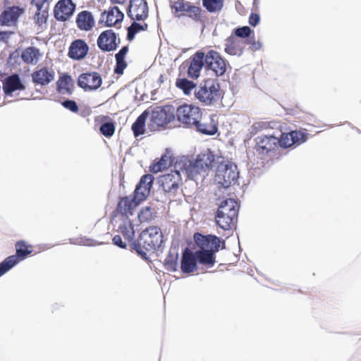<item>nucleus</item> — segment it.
<instances>
[{"label":"nucleus","mask_w":361,"mask_h":361,"mask_svg":"<svg viewBox=\"0 0 361 361\" xmlns=\"http://www.w3.org/2000/svg\"><path fill=\"white\" fill-rule=\"evenodd\" d=\"M128 51V46L123 47L120 51L116 54L115 58L125 59L127 53Z\"/></svg>","instance_id":"50"},{"label":"nucleus","mask_w":361,"mask_h":361,"mask_svg":"<svg viewBox=\"0 0 361 361\" xmlns=\"http://www.w3.org/2000/svg\"><path fill=\"white\" fill-rule=\"evenodd\" d=\"M62 106L73 113H77L79 110L77 103L74 100H66L62 102Z\"/></svg>","instance_id":"47"},{"label":"nucleus","mask_w":361,"mask_h":361,"mask_svg":"<svg viewBox=\"0 0 361 361\" xmlns=\"http://www.w3.org/2000/svg\"><path fill=\"white\" fill-rule=\"evenodd\" d=\"M25 85L21 82L18 74H13L5 79L3 83V90L6 94H11L17 90H24Z\"/></svg>","instance_id":"29"},{"label":"nucleus","mask_w":361,"mask_h":361,"mask_svg":"<svg viewBox=\"0 0 361 361\" xmlns=\"http://www.w3.org/2000/svg\"><path fill=\"white\" fill-rule=\"evenodd\" d=\"M89 51V45L84 39H76L68 47V56L74 61H81L86 58Z\"/></svg>","instance_id":"18"},{"label":"nucleus","mask_w":361,"mask_h":361,"mask_svg":"<svg viewBox=\"0 0 361 361\" xmlns=\"http://www.w3.org/2000/svg\"><path fill=\"white\" fill-rule=\"evenodd\" d=\"M15 248L16 255L10 256L15 258V264L27 258L33 251V246L27 244L25 240L17 241L15 244Z\"/></svg>","instance_id":"30"},{"label":"nucleus","mask_w":361,"mask_h":361,"mask_svg":"<svg viewBox=\"0 0 361 361\" xmlns=\"http://www.w3.org/2000/svg\"><path fill=\"white\" fill-rule=\"evenodd\" d=\"M155 216V210L151 207H143L138 214V219L142 223L151 221Z\"/></svg>","instance_id":"41"},{"label":"nucleus","mask_w":361,"mask_h":361,"mask_svg":"<svg viewBox=\"0 0 361 361\" xmlns=\"http://www.w3.org/2000/svg\"><path fill=\"white\" fill-rule=\"evenodd\" d=\"M224 0H202V5L209 13L220 11L224 6Z\"/></svg>","instance_id":"40"},{"label":"nucleus","mask_w":361,"mask_h":361,"mask_svg":"<svg viewBox=\"0 0 361 361\" xmlns=\"http://www.w3.org/2000/svg\"><path fill=\"white\" fill-rule=\"evenodd\" d=\"M255 141L254 149L261 159L276 155L280 149L279 137L274 135H262L257 137Z\"/></svg>","instance_id":"8"},{"label":"nucleus","mask_w":361,"mask_h":361,"mask_svg":"<svg viewBox=\"0 0 361 361\" xmlns=\"http://www.w3.org/2000/svg\"><path fill=\"white\" fill-rule=\"evenodd\" d=\"M149 116V111H144L133 123L131 129L135 137L145 134L146 120Z\"/></svg>","instance_id":"33"},{"label":"nucleus","mask_w":361,"mask_h":361,"mask_svg":"<svg viewBox=\"0 0 361 361\" xmlns=\"http://www.w3.org/2000/svg\"><path fill=\"white\" fill-rule=\"evenodd\" d=\"M48 16L47 12L46 11H37L34 20L36 24L38 25H42V24L46 23L47 18Z\"/></svg>","instance_id":"46"},{"label":"nucleus","mask_w":361,"mask_h":361,"mask_svg":"<svg viewBox=\"0 0 361 361\" xmlns=\"http://www.w3.org/2000/svg\"><path fill=\"white\" fill-rule=\"evenodd\" d=\"M192 129H195L197 132L203 135H215L219 129V123L216 119V115H204L202 112Z\"/></svg>","instance_id":"14"},{"label":"nucleus","mask_w":361,"mask_h":361,"mask_svg":"<svg viewBox=\"0 0 361 361\" xmlns=\"http://www.w3.org/2000/svg\"><path fill=\"white\" fill-rule=\"evenodd\" d=\"M124 18V14L117 6L109 8L102 13L101 20L106 27L116 26L120 24Z\"/></svg>","instance_id":"27"},{"label":"nucleus","mask_w":361,"mask_h":361,"mask_svg":"<svg viewBox=\"0 0 361 361\" xmlns=\"http://www.w3.org/2000/svg\"><path fill=\"white\" fill-rule=\"evenodd\" d=\"M176 169L180 171V173H184L189 179L195 180L197 178L203 171L194 161H191L188 159H182L176 163Z\"/></svg>","instance_id":"22"},{"label":"nucleus","mask_w":361,"mask_h":361,"mask_svg":"<svg viewBox=\"0 0 361 361\" xmlns=\"http://www.w3.org/2000/svg\"><path fill=\"white\" fill-rule=\"evenodd\" d=\"M176 86L181 90L185 95H190L192 90L195 91L197 87L196 84L187 78H177L176 80Z\"/></svg>","instance_id":"38"},{"label":"nucleus","mask_w":361,"mask_h":361,"mask_svg":"<svg viewBox=\"0 0 361 361\" xmlns=\"http://www.w3.org/2000/svg\"><path fill=\"white\" fill-rule=\"evenodd\" d=\"M115 124L114 122H106L101 125L100 133L106 137H111L115 133Z\"/></svg>","instance_id":"43"},{"label":"nucleus","mask_w":361,"mask_h":361,"mask_svg":"<svg viewBox=\"0 0 361 361\" xmlns=\"http://www.w3.org/2000/svg\"><path fill=\"white\" fill-rule=\"evenodd\" d=\"M80 244L85 246H94L96 243L94 240L90 238H81Z\"/></svg>","instance_id":"51"},{"label":"nucleus","mask_w":361,"mask_h":361,"mask_svg":"<svg viewBox=\"0 0 361 361\" xmlns=\"http://www.w3.org/2000/svg\"><path fill=\"white\" fill-rule=\"evenodd\" d=\"M259 14L252 13L249 16V24L252 26H256L259 22Z\"/></svg>","instance_id":"48"},{"label":"nucleus","mask_w":361,"mask_h":361,"mask_svg":"<svg viewBox=\"0 0 361 361\" xmlns=\"http://www.w3.org/2000/svg\"><path fill=\"white\" fill-rule=\"evenodd\" d=\"M128 14L134 20H145L148 17L146 0H130Z\"/></svg>","instance_id":"21"},{"label":"nucleus","mask_w":361,"mask_h":361,"mask_svg":"<svg viewBox=\"0 0 361 361\" xmlns=\"http://www.w3.org/2000/svg\"><path fill=\"white\" fill-rule=\"evenodd\" d=\"M147 28L148 25L146 23H139L133 22L131 25L128 27L127 39L129 41L133 40L137 33L145 31Z\"/></svg>","instance_id":"39"},{"label":"nucleus","mask_w":361,"mask_h":361,"mask_svg":"<svg viewBox=\"0 0 361 361\" xmlns=\"http://www.w3.org/2000/svg\"><path fill=\"white\" fill-rule=\"evenodd\" d=\"M47 0H32V3L35 5L37 9L40 11L42 9L44 4L47 2Z\"/></svg>","instance_id":"52"},{"label":"nucleus","mask_w":361,"mask_h":361,"mask_svg":"<svg viewBox=\"0 0 361 361\" xmlns=\"http://www.w3.org/2000/svg\"><path fill=\"white\" fill-rule=\"evenodd\" d=\"M163 233L161 228L156 226H151L145 229L140 234L137 245H134V250L143 259H147V252H155L163 243Z\"/></svg>","instance_id":"2"},{"label":"nucleus","mask_w":361,"mask_h":361,"mask_svg":"<svg viewBox=\"0 0 361 361\" xmlns=\"http://www.w3.org/2000/svg\"><path fill=\"white\" fill-rule=\"evenodd\" d=\"M159 188L169 200L173 199L178 193L182 185L180 171L177 169L169 173L161 176L158 179Z\"/></svg>","instance_id":"10"},{"label":"nucleus","mask_w":361,"mask_h":361,"mask_svg":"<svg viewBox=\"0 0 361 361\" xmlns=\"http://www.w3.org/2000/svg\"><path fill=\"white\" fill-rule=\"evenodd\" d=\"M202 109L194 104H183L180 105L176 111L175 118L186 128H191L200 118Z\"/></svg>","instance_id":"12"},{"label":"nucleus","mask_w":361,"mask_h":361,"mask_svg":"<svg viewBox=\"0 0 361 361\" xmlns=\"http://www.w3.org/2000/svg\"><path fill=\"white\" fill-rule=\"evenodd\" d=\"M277 125L276 122L259 121L254 123L250 128V133L255 135L258 133L267 130L269 129H274Z\"/></svg>","instance_id":"37"},{"label":"nucleus","mask_w":361,"mask_h":361,"mask_svg":"<svg viewBox=\"0 0 361 361\" xmlns=\"http://www.w3.org/2000/svg\"><path fill=\"white\" fill-rule=\"evenodd\" d=\"M197 261L195 252L185 250L182 256L181 270L183 273L189 274L197 270Z\"/></svg>","instance_id":"28"},{"label":"nucleus","mask_w":361,"mask_h":361,"mask_svg":"<svg viewBox=\"0 0 361 361\" xmlns=\"http://www.w3.org/2000/svg\"><path fill=\"white\" fill-rule=\"evenodd\" d=\"M148 118L147 126L150 131L159 130L175 119L174 109L171 105L156 106L149 111Z\"/></svg>","instance_id":"6"},{"label":"nucleus","mask_w":361,"mask_h":361,"mask_svg":"<svg viewBox=\"0 0 361 361\" xmlns=\"http://www.w3.org/2000/svg\"><path fill=\"white\" fill-rule=\"evenodd\" d=\"M203 56L204 51L202 50L196 51L190 56V65L187 71L189 78L196 80L200 76L202 69L205 68Z\"/></svg>","instance_id":"23"},{"label":"nucleus","mask_w":361,"mask_h":361,"mask_svg":"<svg viewBox=\"0 0 361 361\" xmlns=\"http://www.w3.org/2000/svg\"><path fill=\"white\" fill-rule=\"evenodd\" d=\"M56 87L59 93L71 94L74 87V80L71 75L64 73L59 77Z\"/></svg>","instance_id":"32"},{"label":"nucleus","mask_w":361,"mask_h":361,"mask_svg":"<svg viewBox=\"0 0 361 361\" xmlns=\"http://www.w3.org/2000/svg\"><path fill=\"white\" fill-rule=\"evenodd\" d=\"M14 259L12 257H8L0 263V277L16 265Z\"/></svg>","instance_id":"44"},{"label":"nucleus","mask_w":361,"mask_h":361,"mask_svg":"<svg viewBox=\"0 0 361 361\" xmlns=\"http://www.w3.org/2000/svg\"><path fill=\"white\" fill-rule=\"evenodd\" d=\"M75 4L72 0H60L54 8V16L61 21H66L73 13Z\"/></svg>","instance_id":"25"},{"label":"nucleus","mask_w":361,"mask_h":361,"mask_svg":"<svg viewBox=\"0 0 361 361\" xmlns=\"http://www.w3.org/2000/svg\"><path fill=\"white\" fill-rule=\"evenodd\" d=\"M39 56V50L37 48L29 47L22 52L21 59L25 63L29 64L37 61Z\"/></svg>","instance_id":"35"},{"label":"nucleus","mask_w":361,"mask_h":361,"mask_svg":"<svg viewBox=\"0 0 361 361\" xmlns=\"http://www.w3.org/2000/svg\"><path fill=\"white\" fill-rule=\"evenodd\" d=\"M172 163L173 159L171 156L164 154L158 161L154 162L149 166V170L151 172L157 173L170 167Z\"/></svg>","instance_id":"34"},{"label":"nucleus","mask_w":361,"mask_h":361,"mask_svg":"<svg viewBox=\"0 0 361 361\" xmlns=\"http://www.w3.org/2000/svg\"><path fill=\"white\" fill-rule=\"evenodd\" d=\"M31 76L35 85L42 87L49 85L54 80L55 73L51 68L42 67L35 71Z\"/></svg>","instance_id":"26"},{"label":"nucleus","mask_w":361,"mask_h":361,"mask_svg":"<svg viewBox=\"0 0 361 361\" xmlns=\"http://www.w3.org/2000/svg\"><path fill=\"white\" fill-rule=\"evenodd\" d=\"M102 83V79L97 72L84 73L80 75L78 85L85 91L97 90Z\"/></svg>","instance_id":"17"},{"label":"nucleus","mask_w":361,"mask_h":361,"mask_svg":"<svg viewBox=\"0 0 361 361\" xmlns=\"http://www.w3.org/2000/svg\"><path fill=\"white\" fill-rule=\"evenodd\" d=\"M14 33L12 31H1L0 30V42H6L10 37Z\"/></svg>","instance_id":"49"},{"label":"nucleus","mask_w":361,"mask_h":361,"mask_svg":"<svg viewBox=\"0 0 361 361\" xmlns=\"http://www.w3.org/2000/svg\"><path fill=\"white\" fill-rule=\"evenodd\" d=\"M194 240L199 250L195 252L197 263L207 268L214 267L216 263L215 253L220 247H225V241L214 235H202L195 233Z\"/></svg>","instance_id":"1"},{"label":"nucleus","mask_w":361,"mask_h":361,"mask_svg":"<svg viewBox=\"0 0 361 361\" xmlns=\"http://www.w3.org/2000/svg\"><path fill=\"white\" fill-rule=\"evenodd\" d=\"M252 33L253 36L254 32L248 26L238 27L234 30V34L235 37L241 38L240 39H246L251 38L252 37L250 35Z\"/></svg>","instance_id":"42"},{"label":"nucleus","mask_w":361,"mask_h":361,"mask_svg":"<svg viewBox=\"0 0 361 361\" xmlns=\"http://www.w3.org/2000/svg\"><path fill=\"white\" fill-rule=\"evenodd\" d=\"M110 1L114 4H123L126 0H110Z\"/></svg>","instance_id":"53"},{"label":"nucleus","mask_w":361,"mask_h":361,"mask_svg":"<svg viewBox=\"0 0 361 361\" xmlns=\"http://www.w3.org/2000/svg\"><path fill=\"white\" fill-rule=\"evenodd\" d=\"M116 66L114 68V73L118 75H122L124 69L127 67V63L125 59L116 58Z\"/></svg>","instance_id":"45"},{"label":"nucleus","mask_w":361,"mask_h":361,"mask_svg":"<svg viewBox=\"0 0 361 361\" xmlns=\"http://www.w3.org/2000/svg\"><path fill=\"white\" fill-rule=\"evenodd\" d=\"M205 69L212 71L216 76H222L226 71V60L221 54L213 49L204 51Z\"/></svg>","instance_id":"13"},{"label":"nucleus","mask_w":361,"mask_h":361,"mask_svg":"<svg viewBox=\"0 0 361 361\" xmlns=\"http://www.w3.org/2000/svg\"><path fill=\"white\" fill-rule=\"evenodd\" d=\"M246 45H249V49L252 51L259 50L262 47V44L259 41H256L255 35L251 38L246 39H240L233 36H230L226 39L224 51L229 55L243 54Z\"/></svg>","instance_id":"11"},{"label":"nucleus","mask_w":361,"mask_h":361,"mask_svg":"<svg viewBox=\"0 0 361 361\" xmlns=\"http://www.w3.org/2000/svg\"><path fill=\"white\" fill-rule=\"evenodd\" d=\"M121 220L122 223L118 227L119 234L114 235L112 242L121 248H126L129 245L134 250V245H137V242L135 240V229L132 221L129 218Z\"/></svg>","instance_id":"7"},{"label":"nucleus","mask_w":361,"mask_h":361,"mask_svg":"<svg viewBox=\"0 0 361 361\" xmlns=\"http://www.w3.org/2000/svg\"><path fill=\"white\" fill-rule=\"evenodd\" d=\"M239 171L232 162H221L216 168L214 180L224 188H228L237 183Z\"/></svg>","instance_id":"9"},{"label":"nucleus","mask_w":361,"mask_h":361,"mask_svg":"<svg viewBox=\"0 0 361 361\" xmlns=\"http://www.w3.org/2000/svg\"><path fill=\"white\" fill-rule=\"evenodd\" d=\"M154 180V178L151 174H145L141 177L133 193V196L138 202H143L149 196Z\"/></svg>","instance_id":"20"},{"label":"nucleus","mask_w":361,"mask_h":361,"mask_svg":"<svg viewBox=\"0 0 361 361\" xmlns=\"http://www.w3.org/2000/svg\"><path fill=\"white\" fill-rule=\"evenodd\" d=\"M24 10L19 6H11L5 9L0 14L1 26H14L16 25L19 17L23 13Z\"/></svg>","instance_id":"24"},{"label":"nucleus","mask_w":361,"mask_h":361,"mask_svg":"<svg viewBox=\"0 0 361 361\" xmlns=\"http://www.w3.org/2000/svg\"><path fill=\"white\" fill-rule=\"evenodd\" d=\"M76 24L80 30L88 31L94 25V20L90 11H82L77 16Z\"/></svg>","instance_id":"31"},{"label":"nucleus","mask_w":361,"mask_h":361,"mask_svg":"<svg viewBox=\"0 0 361 361\" xmlns=\"http://www.w3.org/2000/svg\"><path fill=\"white\" fill-rule=\"evenodd\" d=\"M170 4L176 17H187L195 23H204L206 13L200 6L185 0H171Z\"/></svg>","instance_id":"5"},{"label":"nucleus","mask_w":361,"mask_h":361,"mask_svg":"<svg viewBox=\"0 0 361 361\" xmlns=\"http://www.w3.org/2000/svg\"><path fill=\"white\" fill-rule=\"evenodd\" d=\"M194 96L203 105L213 106L221 99L222 91L217 80L213 78H207L203 80L195 88Z\"/></svg>","instance_id":"3"},{"label":"nucleus","mask_w":361,"mask_h":361,"mask_svg":"<svg viewBox=\"0 0 361 361\" xmlns=\"http://www.w3.org/2000/svg\"><path fill=\"white\" fill-rule=\"evenodd\" d=\"M201 169L204 171L206 169L212 166V163L214 161V157L211 152L201 153L195 160Z\"/></svg>","instance_id":"36"},{"label":"nucleus","mask_w":361,"mask_h":361,"mask_svg":"<svg viewBox=\"0 0 361 361\" xmlns=\"http://www.w3.org/2000/svg\"><path fill=\"white\" fill-rule=\"evenodd\" d=\"M140 203L134 196L133 197L130 196L121 197L113 212V216L114 217L120 216L121 219L129 218V216L133 214L135 209Z\"/></svg>","instance_id":"15"},{"label":"nucleus","mask_w":361,"mask_h":361,"mask_svg":"<svg viewBox=\"0 0 361 361\" xmlns=\"http://www.w3.org/2000/svg\"><path fill=\"white\" fill-rule=\"evenodd\" d=\"M307 134L302 130H293L289 133H284L279 138L280 148H288L293 145H299L306 141Z\"/></svg>","instance_id":"19"},{"label":"nucleus","mask_w":361,"mask_h":361,"mask_svg":"<svg viewBox=\"0 0 361 361\" xmlns=\"http://www.w3.org/2000/svg\"><path fill=\"white\" fill-rule=\"evenodd\" d=\"M169 265L171 266L172 270H176V262H171Z\"/></svg>","instance_id":"54"},{"label":"nucleus","mask_w":361,"mask_h":361,"mask_svg":"<svg viewBox=\"0 0 361 361\" xmlns=\"http://www.w3.org/2000/svg\"><path fill=\"white\" fill-rule=\"evenodd\" d=\"M239 204L233 198L222 201L216 211V224L224 231L231 229L237 222Z\"/></svg>","instance_id":"4"},{"label":"nucleus","mask_w":361,"mask_h":361,"mask_svg":"<svg viewBox=\"0 0 361 361\" xmlns=\"http://www.w3.org/2000/svg\"><path fill=\"white\" fill-rule=\"evenodd\" d=\"M97 44L103 51H111L117 49L120 44V39L112 30H106L99 35Z\"/></svg>","instance_id":"16"}]
</instances>
